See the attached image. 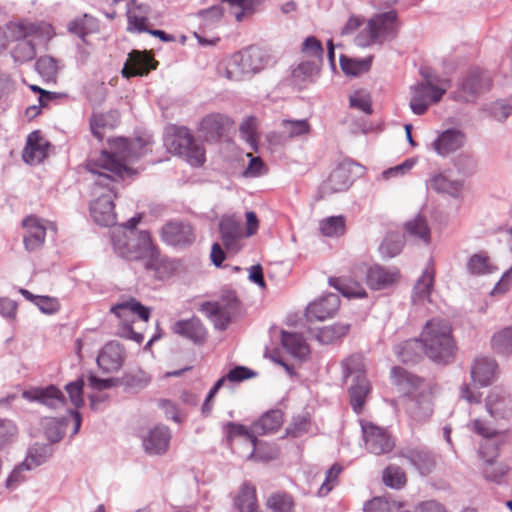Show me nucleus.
Returning a JSON list of instances; mask_svg holds the SVG:
<instances>
[{"mask_svg": "<svg viewBox=\"0 0 512 512\" xmlns=\"http://www.w3.org/2000/svg\"><path fill=\"white\" fill-rule=\"evenodd\" d=\"M21 396L29 402L40 403L52 410L63 408L67 402L63 392L53 384L24 390Z\"/></svg>", "mask_w": 512, "mask_h": 512, "instance_id": "ddd939ff", "label": "nucleus"}, {"mask_svg": "<svg viewBox=\"0 0 512 512\" xmlns=\"http://www.w3.org/2000/svg\"><path fill=\"white\" fill-rule=\"evenodd\" d=\"M125 352L120 343L110 341L104 345L97 356V364L105 373L118 371L124 361Z\"/></svg>", "mask_w": 512, "mask_h": 512, "instance_id": "412c9836", "label": "nucleus"}, {"mask_svg": "<svg viewBox=\"0 0 512 512\" xmlns=\"http://www.w3.org/2000/svg\"><path fill=\"white\" fill-rule=\"evenodd\" d=\"M398 28L396 11L378 13L368 20L366 26L355 37L354 42L359 47L382 45L397 36Z\"/></svg>", "mask_w": 512, "mask_h": 512, "instance_id": "0eeeda50", "label": "nucleus"}, {"mask_svg": "<svg viewBox=\"0 0 512 512\" xmlns=\"http://www.w3.org/2000/svg\"><path fill=\"white\" fill-rule=\"evenodd\" d=\"M491 86V79L485 71L478 68L471 69L461 80L456 92V99L463 102H471L476 97L488 90Z\"/></svg>", "mask_w": 512, "mask_h": 512, "instance_id": "f8f14e48", "label": "nucleus"}, {"mask_svg": "<svg viewBox=\"0 0 512 512\" xmlns=\"http://www.w3.org/2000/svg\"><path fill=\"white\" fill-rule=\"evenodd\" d=\"M156 69L155 60L145 51L133 50L122 69V76L129 79L135 76L147 75L151 70Z\"/></svg>", "mask_w": 512, "mask_h": 512, "instance_id": "aec40b11", "label": "nucleus"}, {"mask_svg": "<svg viewBox=\"0 0 512 512\" xmlns=\"http://www.w3.org/2000/svg\"><path fill=\"white\" fill-rule=\"evenodd\" d=\"M68 419L61 418H46L43 423L44 435L51 444L58 443L65 435Z\"/></svg>", "mask_w": 512, "mask_h": 512, "instance_id": "a18cd8bd", "label": "nucleus"}, {"mask_svg": "<svg viewBox=\"0 0 512 512\" xmlns=\"http://www.w3.org/2000/svg\"><path fill=\"white\" fill-rule=\"evenodd\" d=\"M372 59V56L365 58H350L341 55L340 66L346 75L358 76L369 71L372 64Z\"/></svg>", "mask_w": 512, "mask_h": 512, "instance_id": "49530a36", "label": "nucleus"}, {"mask_svg": "<svg viewBox=\"0 0 512 512\" xmlns=\"http://www.w3.org/2000/svg\"><path fill=\"white\" fill-rule=\"evenodd\" d=\"M361 430L365 448L372 454H387L395 447V439L390 433L371 422L361 421Z\"/></svg>", "mask_w": 512, "mask_h": 512, "instance_id": "9d476101", "label": "nucleus"}, {"mask_svg": "<svg viewBox=\"0 0 512 512\" xmlns=\"http://www.w3.org/2000/svg\"><path fill=\"white\" fill-rule=\"evenodd\" d=\"M170 429L162 424L154 426L142 437L144 451L149 455H163L170 445Z\"/></svg>", "mask_w": 512, "mask_h": 512, "instance_id": "a211bd4d", "label": "nucleus"}, {"mask_svg": "<svg viewBox=\"0 0 512 512\" xmlns=\"http://www.w3.org/2000/svg\"><path fill=\"white\" fill-rule=\"evenodd\" d=\"M200 310L211 320L216 329L221 331L227 329L231 316L226 307L216 302H204Z\"/></svg>", "mask_w": 512, "mask_h": 512, "instance_id": "4c0bfd02", "label": "nucleus"}, {"mask_svg": "<svg viewBox=\"0 0 512 512\" xmlns=\"http://www.w3.org/2000/svg\"><path fill=\"white\" fill-rule=\"evenodd\" d=\"M383 482L393 489H401L406 484V474L403 469L396 465H389L383 470Z\"/></svg>", "mask_w": 512, "mask_h": 512, "instance_id": "4d7b16f0", "label": "nucleus"}, {"mask_svg": "<svg viewBox=\"0 0 512 512\" xmlns=\"http://www.w3.org/2000/svg\"><path fill=\"white\" fill-rule=\"evenodd\" d=\"M228 122L229 118L222 114L213 113L206 115L201 119L198 126L200 137L206 142L218 141L223 136Z\"/></svg>", "mask_w": 512, "mask_h": 512, "instance_id": "b1692460", "label": "nucleus"}, {"mask_svg": "<svg viewBox=\"0 0 512 512\" xmlns=\"http://www.w3.org/2000/svg\"><path fill=\"white\" fill-rule=\"evenodd\" d=\"M352 184L351 172L346 164H340L332 170L328 178L318 189L320 198H326L334 193L346 191Z\"/></svg>", "mask_w": 512, "mask_h": 512, "instance_id": "dca6fc26", "label": "nucleus"}, {"mask_svg": "<svg viewBox=\"0 0 512 512\" xmlns=\"http://www.w3.org/2000/svg\"><path fill=\"white\" fill-rule=\"evenodd\" d=\"M319 228L326 237L342 236L346 231V218L342 215L327 217L320 221Z\"/></svg>", "mask_w": 512, "mask_h": 512, "instance_id": "8fccbe9b", "label": "nucleus"}, {"mask_svg": "<svg viewBox=\"0 0 512 512\" xmlns=\"http://www.w3.org/2000/svg\"><path fill=\"white\" fill-rule=\"evenodd\" d=\"M404 246V235L399 233H389L385 236L379 246V252L384 259H390L402 251Z\"/></svg>", "mask_w": 512, "mask_h": 512, "instance_id": "09e8293b", "label": "nucleus"}, {"mask_svg": "<svg viewBox=\"0 0 512 512\" xmlns=\"http://www.w3.org/2000/svg\"><path fill=\"white\" fill-rule=\"evenodd\" d=\"M221 240L228 251L236 252L240 249L238 242L243 237V228L240 222L232 218H223L219 223Z\"/></svg>", "mask_w": 512, "mask_h": 512, "instance_id": "7c9ffc66", "label": "nucleus"}, {"mask_svg": "<svg viewBox=\"0 0 512 512\" xmlns=\"http://www.w3.org/2000/svg\"><path fill=\"white\" fill-rule=\"evenodd\" d=\"M94 195L97 198L90 205V213L94 221L101 226H112L116 223V213L114 211L113 197H116L111 184L97 185L94 182Z\"/></svg>", "mask_w": 512, "mask_h": 512, "instance_id": "6e6552de", "label": "nucleus"}, {"mask_svg": "<svg viewBox=\"0 0 512 512\" xmlns=\"http://www.w3.org/2000/svg\"><path fill=\"white\" fill-rule=\"evenodd\" d=\"M67 30L85 41L88 35L99 31V21L92 15L85 13L72 19L67 25Z\"/></svg>", "mask_w": 512, "mask_h": 512, "instance_id": "c9c22d12", "label": "nucleus"}, {"mask_svg": "<svg viewBox=\"0 0 512 512\" xmlns=\"http://www.w3.org/2000/svg\"><path fill=\"white\" fill-rule=\"evenodd\" d=\"M322 63L320 60H304L301 61L293 70L292 78L296 84H306L315 81L319 75Z\"/></svg>", "mask_w": 512, "mask_h": 512, "instance_id": "a19ab883", "label": "nucleus"}, {"mask_svg": "<svg viewBox=\"0 0 512 512\" xmlns=\"http://www.w3.org/2000/svg\"><path fill=\"white\" fill-rule=\"evenodd\" d=\"M301 52L308 57H312L313 61L320 60V63H323L324 49L322 43L316 37H306L302 43Z\"/></svg>", "mask_w": 512, "mask_h": 512, "instance_id": "338daca9", "label": "nucleus"}, {"mask_svg": "<svg viewBox=\"0 0 512 512\" xmlns=\"http://www.w3.org/2000/svg\"><path fill=\"white\" fill-rule=\"evenodd\" d=\"M84 379L82 377L76 379L75 381L69 382L65 385V391L68 394L69 400L71 404L75 407L76 410L81 408L84 405L83 398V389H84Z\"/></svg>", "mask_w": 512, "mask_h": 512, "instance_id": "e2e57ef3", "label": "nucleus"}, {"mask_svg": "<svg viewBox=\"0 0 512 512\" xmlns=\"http://www.w3.org/2000/svg\"><path fill=\"white\" fill-rule=\"evenodd\" d=\"M53 454V448L50 444L35 443L28 450L25 461H28L32 467L40 466L45 463Z\"/></svg>", "mask_w": 512, "mask_h": 512, "instance_id": "5fc2aeb1", "label": "nucleus"}, {"mask_svg": "<svg viewBox=\"0 0 512 512\" xmlns=\"http://www.w3.org/2000/svg\"><path fill=\"white\" fill-rule=\"evenodd\" d=\"M36 71L46 80H54L57 75V61L51 56H41L35 63Z\"/></svg>", "mask_w": 512, "mask_h": 512, "instance_id": "69168bd1", "label": "nucleus"}, {"mask_svg": "<svg viewBox=\"0 0 512 512\" xmlns=\"http://www.w3.org/2000/svg\"><path fill=\"white\" fill-rule=\"evenodd\" d=\"M399 456L406 459L422 476L430 474L436 465L433 452L423 445L403 447Z\"/></svg>", "mask_w": 512, "mask_h": 512, "instance_id": "4468645a", "label": "nucleus"}, {"mask_svg": "<svg viewBox=\"0 0 512 512\" xmlns=\"http://www.w3.org/2000/svg\"><path fill=\"white\" fill-rule=\"evenodd\" d=\"M465 139V134L462 131L450 128L438 135L433 141L432 147L438 155L445 157L460 149L464 145Z\"/></svg>", "mask_w": 512, "mask_h": 512, "instance_id": "a878e982", "label": "nucleus"}, {"mask_svg": "<svg viewBox=\"0 0 512 512\" xmlns=\"http://www.w3.org/2000/svg\"><path fill=\"white\" fill-rule=\"evenodd\" d=\"M283 423V413L280 409H272L264 413L253 423V432L259 435L276 432Z\"/></svg>", "mask_w": 512, "mask_h": 512, "instance_id": "58836bf2", "label": "nucleus"}, {"mask_svg": "<svg viewBox=\"0 0 512 512\" xmlns=\"http://www.w3.org/2000/svg\"><path fill=\"white\" fill-rule=\"evenodd\" d=\"M272 62L271 56L257 46H250L234 53L225 63L224 76L241 81L260 72Z\"/></svg>", "mask_w": 512, "mask_h": 512, "instance_id": "39448f33", "label": "nucleus"}, {"mask_svg": "<svg viewBox=\"0 0 512 512\" xmlns=\"http://www.w3.org/2000/svg\"><path fill=\"white\" fill-rule=\"evenodd\" d=\"M281 344L294 357L302 358L308 353V347L298 333L281 331Z\"/></svg>", "mask_w": 512, "mask_h": 512, "instance_id": "c03bdc74", "label": "nucleus"}, {"mask_svg": "<svg viewBox=\"0 0 512 512\" xmlns=\"http://www.w3.org/2000/svg\"><path fill=\"white\" fill-rule=\"evenodd\" d=\"M111 242L114 251L127 260L148 259L145 263L147 268L151 267L150 262L158 256V250L147 231L115 230L111 233Z\"/></svg>", "mask_w": 512, "mask_h": 512, "instance_id": "7ed1b4c3", "label": "nucleus"}, {"mask_svg": "<svg viewBox=\"0 0 512 512\" xmlns=\"http://www.w3.org/2000/svg\"><path fill=\"white\" fill-rule=\"evenodd\" d=\"M266 505L273 512H291L294 501L292 496L286 492H275L268 497Z\"/></svg>", "mask_w": 512, "mask_h": 512, "instance_id": "13d9d810", "label": "nucleus"}, {"mask_svg": "<svg viewBox=\"0 0 512 512\" xmlns=\"http://www.w3.org/2000/svg\"><path fill=\"white\" fill-rule=\"evenodd\" d=\"M427 185L437 193L448 194L454 198H459L463 190V181L451 180L442 173L433 174Z\"/></svg>", "mask_w": 512, "mask_h": 512, "instance_id": "2f4dec72", "label": "nucleus"}, {"mask_svg": "<svg viewBox=\"0 0 512 512\" xmlns=\"http://www.w3.org/2000/svg\"><path fill=\"white\" fill-rule=\"evenodd\" d=\"M454 167L463 176H471L477 170V160L468 153H461L454 159Z\"/></svg>", "mask_w": 512, "mask_h": 512, "instance_id": "0e129e2a", "label": "nucleus"}, {"mask_svg": "<svg viewBox=\"0 0 512 512\" xmlns=\"http://www.w3.org/2000/svg\"><path fill=\"white\" fill-rule=\"evenodd\" d=\"M160 235L164 243L176 248H186L196 239L194 227L182 220H171L165 223Z\"/></svg>", "mask_w": 512, "mask_h": 512, "instance_id": "9b49d317", "label": "nucleus"}, {"mask_svg": "<svg viewBox=\"0 0 512 512\" xmlns=\"http://www.w3.org/2000/svg\"><path fill=\"white\" fill-rule=\"evenodd\" d=\"M164 145L170 152L184 157L192 166L200 167L206 161L205 148L187 127L176 125L167 127Z\"/></svg>", "mask_w": 512, "mask_h": 512, "instance_id": "423d86ee", "label": "nucleus"}, {"mask_svg": "<svg viewBox=\"0 0 512 512\" xmlns=\"http://www.w3.org/2000/svg\"><path fill=\"white\" fill-rule=\"evenodd\" d=\"M401 508V502L390 500L388 497H375L363 507V512H393Z\"/></svg>", "mask_w": 512, "mask_h": 512, "instance_id": "bf43d9fd", "label": "nucleus"}, {"mask_svg": "<svg viewBox=\"0 0 512 512\" xmlns=\"http://www.w3.org/2000/svg\"><path fill=\"white\" fill-rule=\"evenodd\" d=\"M51 144L42 136L39 130L31 132L22 151V159L29 165H36L47 157Z\"/></svg>", "mask_w": 512, "mask_h": 512, "instance_id": "6ab92c4d", "label": "nucleus"}, {"mask_svg": "<svg viewBox=\"0 0 512 512\" xmlns=\"http://www.w3.org/2000/svg\"><path fill=\"white\" fill-rule=\"evenodd\" d=\"M391 377L393 384L397 386L398 390L407 397L418 394L420 391H425L424 379L419 376L408 372L402 367H393L391 370Z\"/></svg>", "mask_w": 512, "mask_h": 512, "instance_id": "4be33fe9", "label": "nucleus"}, {"mask_svg": "<svg viewBox=\"0 0 512 512\" xmlns=\"http://www.w3.org/2000/svg\"><path fill=\"white\" fill-rule=\"evenodd\" d=\"M110 312L123 321H126L131 314L144 322H147L151 316V309L133 297L116 303L110 308Z\"/></svg>", "mask_w": 512, "mask_h": 512, "instance_id": "cd10ccee", "label": "nucleus"}, {"mask_svg": "<svg viewBox=\"0 0 512 512\" xmlns=\"http://www.w3.org/2000/svg\"><path fill=\"white\" fill-rule=\"evenodd\" d=\"M310 429V418L308 414L294 417L293 422L287 427L286 434L293 438H299Z\"/></svg>", "mask_w": 512, "mask_h": 512, "instance_id": "774afa93", "label": "nucleus"}, {"mask_svg": "<svg viewBox=\"0 0 512 512\" xmlns=\"http://www.w3.org/2000/svg\"><path fill=\"white\" fill-rule=\"evenodd\" d=\"M22 224L27 230L23 239L26 250L32 252L39 249L44 244L46 236V228L40 219L35 216H28Z\"/></svg>", "mask_w": 512, "mask_h": 512, "instance_id": "c85d7f7f", "label": "nucleus"}, {"mask_svg": "<svg viewBox=\"0 0 512 512\" xmlns=\"http://www.w3.org/2000/svg\"><path fill=\"white\" fill-rule=\"evenodd\" d=\"M404 230V237L407 236L426 245L430 243L431 231L423 215L418 214L413 219L407 221L404 224Z\"/></svg>", "mask_w": 512, "mask_h": 512, "instance_id": "e433bc0d", "label": "nucleus"}, {"mask_svg": "<svg viewBox=\"0 0 512 512\" xmlns=\"http://www.w3.org/2000/svg\"><path fill=\"white\" fill-rule=\"evenodd\" d=\"M491 343L492 348L498 354L509 355L512 353V326L495 333Z\"/></svg>", "mask_w": 512, "mask_h": 512, "instance_id": "6e6d98bb", "label": "nucleus"}, {"mask_svg": "<svg viewBox=\"0 0 512 512\" xmlns=\"http://www.w3.org/2000/svg\"><path fill=\"white\" fill-rule=\"evenodd\" d=\"M147 143L142 138L127 139L117 137L108 140V148L103 149L97 159H90L86 164L89 172L96 175L97 185H109L130 175L131 163L146 153Z\"/></svg>", "mask_w": 512, "mask_h": 512, "instance_id": "f257e3e1", "label": "nucleus"}, {"mask_svg": "<svg viewBox=\"0 0 512 512\" xmlns=\"http://www.w3.org/2000/svg\"><path fill=\"white\" fill-rule=\"evenodd\" d=\"M353 274L359 278H365L366 284L373 290H382L390 287L399 278V271L396 268H385L375 264L368 266L359 263L353 266Z\"/></svg>", "mask_w": 512, "mask_h": 512, "instance_id": "1a4fd4ad", "label": "nucleus"}, {"mask_svg": "<svg viewBox=\"0 0 512 512\" xmlns=\"http://www.w3.org/2000/svg\"><path fill=\"white\" fill-rule=\"evenodd\" d=\"M508 441H502L501 437L484 439L479 447V456L483 460V465L495 462L500 455V446Z\"/></svg>", "mask_w": 512, "mask_h": 512, "instance_id": "3c124183", "label": "nucleus"}, {"mask_svg": "<svg viewBox=\"0 0 512 512\" xmlns=\"http://www.w3.org/2000/svg\"><path fill=\"white\" fill-rule=\"evenodd\" d=\"M369 392L370 384L366 377L352 380V384L349 388L350 405L356 414L362 412Z\"/></svg>", "mask_w": 512, "mask_h": 512, "instance_id": "ea45409f", "label": "nucleus"}, {"mask_svg": "<svg viewBox=\"0 0 512 512\" xmlns=\"http://www.w3.org/2000/svg\"><path fill=\"white\" fill-rule=\"evenodd\" d=\"M151 381V377L143 370L135 373L125 374L119 378V385L124 387L126 392L137 393L144 389Z\"/></svg>", "mask_w": 512, "mask_h": 512, "instance_id": "de8ad7c7", "label": "nucleus"}, {"mask_svg": "<svg viewBox=\"0 0 512 512\" xmlns=\"http://www.w3.org/2000/svg\"><path fill=\"white\" fill-rule=\"evenodd\" d=\"M340 306V299L337 294L329 293L319 300L310 303L306 310L307 318L310 320H325L332 317Z\"/></svg>", "mask_w": 512, "mask_h": 512, "instance_id": "bb28decb", "label": "nucleus"}, {"mask_svg": "<svg viewBox=\"0 0 512 512\" xmlns=\"http://www.w3.org/2000/svg\"><path fill=\"white\" fill-rule=\"evenodd\" d=\"M485 407L491 417L509 420L512 417V398L510 393L500 386L492 388L486 399Z\"/></svg>", "mask_w": 512, "mask_h": 512, "instance_id": "2eb2a0df", "label": "nucleus"}, {"mask_svg": "<svg viewBox=\"0 0 512 512\" xmlns=\"http://www.w3.org/2000/svg\"><path fill=\"white\" fill-rule=\"evenodd\" d=\"M405 409L414 422L422 423L426 421L432 414L430 394L425 390L408 397Z\"/></svg>", "mask_w": 512, "mask_h": 512, "instance_id": "393cba45", "label": "nucleus"}, {"mask_svg": "<svg viewBox=\"0 0 512 512\" xmlns=\"http://www.w3.org/2000/svg\"><path fill=\"white\" fill-rule=\"evenodd\" d=\"M234 506L239 512H257L258 502L256 488L250 482L245 481L233 498Z\"/></svg>", "mask_w": 512, "mask_h": 512, "instance_id": "473e14b6", "label": "nucleus"}, {"mask_svg": "<svg viewBox=\"0 0 512 512\" xmlns=\"http://www.w3.org/2000/svg\"><path fill=\"white\" fill-rule=\"evenodd\" d=\"M434 269L427 266L421 277L417 280L413 288V301L423 302L429 300L434 285Z\"/></svg>", "mask_w": 512, "mask_h": 512, "instance_id": "79ce46f5", "label": "nucleus"}, {"mask_svg": "<svg viewBox=\"0 0 512 512\" xmlns=\"http://www.w3.org/2000/svg\"><path fill=\"white\" fill-rule=\"evenodd\" d=\"M342 375L345 380L352 377L356 380L364 375V364L360 354H352L341 362Z\"/></svg>", "mask_w": 512, "mask_h": 512, "instance_id": "603ef678", "label": "nucleus"}, {"mask_svg": "<svg viewBox=\"0 0 512 512\" xmlns=\"http://www.w3.org/2000/svg\"><path fill=\"white\" fill-rule=\"evenodd\" d=\"M117 118L116 112L94 114L90 120V129L94 137L101 141L103 139L102 129L113 128Z\"/></svg>", "mask_w": 512, "mask_h": 512, "instance_id": "864d4df0", "label": "nucleus"}, {"mask_svg": "<svg viewBox=\"0 0 512 512\" xmlns=\"http://www.w3.org/2000/svg\"><path fill=\"white\" fill-rule=\"evenodd\" d=\"M350 328L351 325L349 323H334L332 325L316 328L315 337L321 344H333L341 341L349 333Z\"/></svg>", "mask_w": 512, "mask_h": 512, "instance_id": "f704fd0d", "label": "nucleus"}, {"mask_svg": "<svg viewBox=\"0 0 512 512\" xmlns=\"http://www.w3.org/2000/svg\"><path fill=\"white\" fill-rule=\"evenodd\" d=\"M365 278L356 277L351 270V275L348 277L330 278L329 283L343 296L347 298H364L366 297V290L361 281Z\"/></svg>", "mask_w": 512, "mask_h": 512, "instance_id": "c756f323", "label": "nucleus"}, {"mask_svg": "<svg viewBox=\"0 0 512 512\" xmlns=\"http://www.w3.org/2000/svg\"><path fill=\"white\" fill-rule=\"evenodd\" d=\"M484 111L498 122L505 121L512 113V102L507 103L505 100H496L485 106Z\"/></svg>", "mask_w": 512, "mask_h": 512, "instance_id": "052dcab7", "label": "nucleus"}, {"mask_svg": "<svg viewBox=\"0 0 512 512\" xmlns=\"http://www.w3.org/2000/svg\"><path fill=\"white\" fill-rule=\"evenodd\" d=\"M466 270L472 276H483L492 274L497 270V267L492 264L486 253L479 252L468 258Z\"/></svg>", "mask_w": 512, "mask_h": 512, "instance_id": "37998d69", "label": "nucleus"}, {"mask_svg": "<svg viewBox=\"0 0 512 512\" xmlns=\"http://www.w3.org/2000/svg\"><path fill=\"white\" fill-rule=\"evenodd\" d=\"M14 27L18 42L11 54L14 60L20 63L30 61L36 56V44L28 39L29 37L35 39L38 44H46L55 34L52 25L44 21H20Z\"/></svg>", "mask_w": 512, "mask_h": 512, "instance_id": "20e7f679", "label": "nucleus"}, {"mask_svg": "<svg viewBox=\"0 0 512 512\" xmlns=\"http://www.w3.org/2000/svg\"><path fill=\"white\" fill-rule=\"evenodd\" d=\"M473 430L475 433L481 435L484 439H492L501 437L502 441H510L512 439V432L510 430L497 431L489 427L484 421L475 419L473 421Z\"/></svg>", "mask_w": 512, "mask_h": 512, "instance_id": "680f3d73", "label": "nucleus"}, {"mask_svg": "<svg viewBox=\"0 0 512 512\" xmlns=\"http://www.w3.org/2000/svg\"><path fill=\"white\" fill-rule=\"evenodd\" d=\"M170 329L174 334L188 339L196 345H202L207 339V329L196 316L177 320L171 325Z\"/></svg>", "mask_w": 512, "mask_h": 512, "instance_id": "f3484780", "label": "nucleus"}, {"mask_svg": "<svg viewBox=\"0 0 512 512\" xmlns=\"http://www.w3.org/2000/svg\"><path fill=\"white\" fill-rule=\"evenodd\" d=\"M394 352L401 362L410 364L416 363L425 350L421 339L413 338L396 345Z\"/></svg>", "mask_w": 512, "mask_h": 512, "instance_id": "72a5a7b5", "label": "nucleus"}, {"mask_svg": "<svg viewBox=\"0 0 512 512\" xmlns=\"http://www.w3.org/2000/svg\"><path fill=\"white\" fill-rule=\"evenodd\" d=\"M498 365L491 357H477L471 366V378L480 387L489 386L497 377Z\"/></svg>", "mask_w": 512, "mask_h": 512, "instance_id": "5701e85b", "label": "nucleus"}, {"mask_svg": "<svg viewBox=\"0 0 512 512\" xmlns=\"http://www.w3.org/2000/svg\"><path fill=\"white\" fill-rule=\"evenodd\" d=\"M425 354L434 362L448 363L454 356L455 343L452 328L447 320L428 321L420 337Z\"/></svg>", "mask_w": 512, "mask_h": 512, "instance_id": "f03ea898", "label": "nucleus"}]
</instances>
